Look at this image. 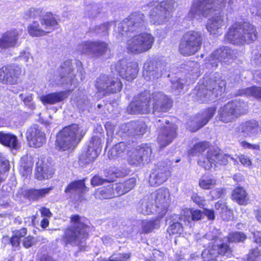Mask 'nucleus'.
<instances>
[{
	"label": "nucleus",
	"instance_id": "obj_1",
	"mask_svg": "<svg viewBox=\"0 0 261 261\" xmlns=\"http://www.w3.org/2000/svg\"><path fill=\"white\" fill-rule=\"evenodd\" d=\"M111 69L114 72L113 76L101 75L96 80L97 90L104 94L116 93L121 90L122 85L120 80L114 76L116 73L127 81H132L136 78L138 72L136 62H127L125 60L112 65Z\"/></svg>",
	"mask_w": 261,
	"mask_h": 261
},
{
	"label": "nucleus",
	"instance_id": "obj_2",
	"mask_svg": "<svg viewBox=\"0 0 261 261\" xmlns=\"http://www.w3.org/2000/svg\"><path fill=\"white\" fill-rule=\"evenodd\" d=\"M234 0H198L194 2L189 13L190 18H201L206 17L208 15L218 9H224L231 12L233 9Z\"/></svg>",
	"mask_w": 261,
	"mask_h": 261
},
{
	"label": "nucleus",
	"instance_id": "obj_3",
	"mask_svg": "<svg viewBox=\"0 0 261 261\" xmlns=\"http://www.w3.org/2000/svg\"><path fill=\"white\" fill-rule=\"evenodd\" d=\"M225 81L220 74L215 73L212 77L205 80L203 85L200 86L196 94V99L200 102L214 100L222 96L225 91Z\"/></svg>",
	"mask_w": 261,
	"mask_h": 261
},
{
	"label": "nucleus",
	"instance_id": "obj_4",
	"mask_svg": "<svg viewBox=\"0 0 261 261\" xmlns=\"http://www.w3.org/2000/svg\"><path fill=\"white\" fill-rule=\"evenodd\" d=\"M71 222L72 225L65 230L64 239L72 246H79L88 236V220L85 217L73 215L71 217Z\"/></svg>",
	"mask_w": 261,
	"mask_h": 261
},
{
	"label": "nucleus",
	"instance_id": "obj_5",
	"mask_svg": "<svg viewBox=\"0 0 261 261\" xmlns=\"http://www.w3.org/2000/svg\"><path fill=\"white\" fill-rule=\"evenodd\" d=\"M85 134L86 131L77 124H73L66 126L57 136L56 148L60 151L73 148Z\"/></svg>",
	"mask_w": 261,
	"mask_h": 261
},
{
	"label": "nucleus",
	"instance_id": "obj_6",
	"mask_svg": "<svg viewBox=\"0 0 261 261\" xmlns=\"http://www.w3.org/2000/svg\"><path fill=\"white\" fill-rule=\"evenodd\" d=\"M257 38L256 30L254 26L249 23H235L229 29L225 39L237 45L250 43Z\"/></svg>",
	"mask_w": 261,
	"mask_h": 261
},
{
	"label": "nucleus",
	"instance_id": "obj_7",
	"mask_svg": "<svg viewBox=\"0 0 261 261\" xmlns=\"http://www.w3.org/2000/svg\"><path fill=\"white\" fill-rule=\"evenodd\" d=\"M174 0H165L159 4L152 2L147 6L152 8L150 11V21L155 24H162L167 22L170 17V12L173 10Z\"/></svg>",
	"mask_w": 261,
	"mask_h": 261
},
{
	"label": "nucleus",
	"instance_id": "obj_8",
	"mask_svg": "<svg viewBox=\"0 0 261 261\" xmlns=\"http://www.w3.org/2000/svg\"><path fill=\"white\" fill-rule=\"evenodd\" d=\"M60 75L55 80V84L61 86L74 85L82 81L85 79L84 72L80 69L75 74L72 66L71 61L67 60L62 63L59 69Z\"/></svg>",
	"mask_w": 261,
	"mask_h": 261
},
{
	"label": "nucleus",
	"instance_id": "obj_9",
	"mask_svg": "<svg viewBox=\"0 0 261 261\" xmlns=\"http://www.w3.org/2000/svg\"><path fill=\"white\" fill-rule=\"evenodd\" d=\"M154 42V38L148 33H143L129 39L126 48L128 53L139 55L150 49Z\"/></svg>",
	"mask_w": 261,
	"mask_h": 261
},
{
	"label": "nucleus",
	"instance_id": "obj_10",
	"mask_svg": "<svg viewBox=\"0 0 261 261\" xmlns=\"http://www.w3.org/2000/svg\"><path fill=\"white\" fill-rule=\"evenodd\" d=\"M203 41L202 33L190 31L184 34L179 44V50L185 56L195 54L200 48Z\"/></svg>",
	"mask_w": 261,
	"mask_h": 261
},
{
	"label": "nucleus",
	"instance_id": "obj_11",
	"mask_svg": "<svg viewBox=\"0 0 261 261\" xmlns=\"http://www.w3.org/2000/svg\"><path fill=\"white\" fill-rule=\"evenodd\" d=\"M144 15L140 12L130 14L118 24L117 38H121L127 35L128 32L140 31L145 27Z\"/></svg>",
	"mask_w": 261,
	"mask_h": 261
},
{
	"label": "nucleus",
	"instance_id": "obj_12",
	"mask_svg": "<svg viewBox=\"0 0 261 261\" xmlns=\"http://www.w3.org/2000/svg\"><path fill=\"white\" fill-rule=\"evenodd\" d=\"M245 106L244 103L228 102L219 108L217 118L219 121L224 123L232 122L246 112Z\"/></svg>",
	"mask_w": 261,
	"mask_h": 261
},
{
	"label": "nucleus",
	"instance_id": "obj_13",
	"mask_svg": "<svg viewBox=\"0 0 261 261\" xmlns=\"http://www.w3.org/2000/svg\"><path fill=\"white\" fill-rule=\"evenodd\" d=\"M41 19V24L38 21H33L28 26V32L33 37H40L46 35L55 30L58 25L56 16L48 14Z\"/></svg>",
	"mask_w": 261,
	"mask_h": 261
},
{
	"label": "nucleus",
	"instance_id": "obj_14",
	"mask_svg": "<svg viewBox=\"0 0 261 261\" xmlns=\"http://www.w3.org/2000/svg\"><path fill=\"white\" fill-rule=\"evenodd\" d=\"M155 125L160 127L159 130L158 141L161 147L170 144L177 136V126L175 124L170 123L169 120L163 119L156 120Z\"/></svg>",
	"mask_w": 261,
	"mask_h": 261
},
{
	"label": "nucleus",
	"instance_id": "obj_15",
	"mask_svg": "<svg viewBox=\"0 0 261 261\" xmlns=\"http://www.w3.org/2000/svg\"><path fill=\"white\" fill-rule=\"evenodd\" d=\"M151 153L152 149L149 145L143 144L128 151L127 161L130 165L141 166L149 162Z\"/></svg>",
	"mask_w": 261,
	"mask_h": 261
},
{
	"label": "nucleus",
	"instance_id": "obj_16",
	"mask_svg": "<svg viewBox=\"0 0 261 261\" xmlns=\"http://www.w3.org/2000/svg\"><path fill=\"white\" fill-rule=\"evenodd\" d=\"M77 49L94 58H100L110 51L109 45L102 41H86L79 44Z\"/></svg>",
	"mask_w": 261,
	"mask_h": 261
},
{
	"label": "nucleus",
	"instance_id": "obj_17",
	"mask_svg": "<svg viewBox=\"0 0 261 261\" xmlns=\"http://www.w3.org/2000/svg\"><path fill=\"white\" fill-rule=\"evenodd\" d=\"M150 100L152 102V113L155 115L168 112L172 107V99L161 91L150 94Z\"/></svg>",
	"mask_w": 261,
	"mask_h": 261
},
{
	"label": "nucleus",
	"instance_id": "obj_18",
	"mask_svg": "<svg viewBox=\"0 0 261 261\" xmlns=\"http://www.w3.org/2000/svg\"><path fill=\"white\" fill-rule=\"evenodd\" d=\"M203 240L210 241L209 245H212L211 248L204 249L202 251L201 256L203 261H215L219 255L228 256L231 253L230 248H228L223 243H215L214 240L206 238V234Z\"/></svg>",
	"mask_w": 261,
	"mask_h": 261
},
{
	"label": "nucleus",
	"instance_id": "obj_19",
	"mask_svg": "<svg viewBox=\"0 0 261 261\" xmlns=\"http://www.w3.org/2000/svg\"><path fill=\"white\" fill-rule=\"evenodd\" d=\"M150 94L147 92L141 93L137 99L127 107V111L130 114H148L151 111L150 105Z\"/></svg>",
	"mask_w": 261,
	"mask_h": 261
},
{
	"label": "nucleus",
	"instance_id": "obj_20",
	"mask_svg": "<svg viewBox=\"0 0 261 261\" xmlns=\"http://www.w3.org/2000/svg\"><path fill=\"white\" fill-rule=\"evenodd\" d=\"M170 165L165 162L158 163L150 175V185L157 186L165 182L170 176Z\"/></svg>",
	"mask_w": 261,
	"mask_h": 261
},
{
	"label": "nucleus",
	"instance_id": "obj_21",
	"mask_svg": "<svg viewBox=\"0 0 261 261\" xmlns=\"http://www.w3.org/2000/svg\"><path fill=\"white\" fill-rule=\"evenodd\" d=\"M206 238L214 240L215 243H220L224 244L228 248H230L228 244L230 242H240L244 241L247 237L246 235L242 232H234L230 233L227 237H221V233L217 229H213L212 231L207 232L206 234Z\"/></svg>",
	"mask_w": 261,
	"mask_h": 261
},
{
	"label": "nucleus",
	"instance_id": "obj_22",
	"mask_svg": "<svg viewBox=\"0 0 261 261\" xmlns=\"http://www.w3.org/2000/svg\"><path fill=\"white\" fill-rule=\"evenodd\" d=\"M143 76L146 81L158 79L165 71L164 65L155 60H148L144 64Z\"/></svg>",
	"mask_w": 261,
	"mask_h": 261
},
{
	"label": "nucleus",
	"instance_id": "obj_23",
	"mask_svg": "<svg viewBox=\"0 0 261 261\" xmlns=\"http://www.w3.org/2000/svg\"><path fill=\"white\" fill-rule=\"evenodd\" d=\"M162 217L166 213L168 206L169 192L167 189H160L149 195Z\"/></svg>",
	"mask_w": 261,
	"mask_h": 261
},
{
	"label": "nucleus",
	"instance_id": "obj_24",
	"mask_svg": "<svg viewBox=\"0 0 261 261\" xmlns=\"http://www.w3.org/2000/svg\"><path fill=\"white\" fill-rule=\"evenodd\" d=\"M26 137L29 145L32 147H40L45 142V134L37 125L29 127L26 133Z\"/></svg>",
	"mask_w": 261,
	"mask_h": 261
},
{
	"label": "nucleus",
	"instance_id": "obj_25",
	"mask_svg": "<svg viewBox=\"0 0 261 261\" xmlns=\"http://www.w3.org/2000/svg\"><path fill=\"white\" fill-rule=\"evenodd\" d=\"M99 145L100 141L98 139H93L89 145L87 150L80 155V164L84 165L93 162L98 156L101 150Z\"/></svg>",
	"mask_w": 261,
	"mask_h": 261
},
{
	"label": "nucleus",
	"instance_id": "obj_26",
	"mask_svg": "<svg viewBox=\"0 0 261 261\" xmlns=\"http://www.w3.org/2000/svg\"><path fill=\"white\" fill-rule=\"evenodd\" d=\"M20 73V69L17 66H4L0 69V82L4 84H14Z\"/></svg>",
	"mask_w": 261,
	"mask_h": 261
},
{
	"label": "nucleus",
	"instance_id": "obj_27",
	"mask_svg": "<svg viewBox=\"0 0 261 261\" xmlns=\"http://www.w3.org/2000/svg\"><path fill=\"white\" fill-rule=\"evenodd\" d=\"M147 128L145 122L141 121H131L121 126V130L128 136H142Z\"/></svg>",
	"mask_w": 261,
	"mask_h": 261
},
{
	"label": "nucleus",
	"instance_id": "obj_28",
	"mask_svg": "<svg viewBox=\"0 0 261 261\" xmlns=\"http://www.w3.org/2000/svg\"><path fill=\"white\" fill-rule=\"evenodd\" d=\"M19 34L16 30L6 32L0 38V51L10 47H14L18 44Z\"/></svg>",
	"mask_w": 261,
	"mask_h": 261
},
{
	"label": "nucleus",
	"instance_id": "obj_29",
	"mask_svg": "<svg viewBox=\"0 0 261 261\" xmlns=\"http://www.w3.org/2000/svg\"><path fill=\"white\" fill-rule=\"evenodd\" d=\"M54 171L50 163L39 159L36 164L35 176L39 180L48 179L52 177Z\"/></svg>",
	"mask_w": 261,
	"mask_h": 261
},
{
	"label": "nucleus",
	"instance_id": "obj_30",
	"mask_svg": "<svg viewBox=\"0 0 261 261\" xmlns=\"http://www.w3.org/2000/svg\"><path fill=\"white\" fill-rule=\"evenodd\" d=\"M231 56V50L226 47H221L216 50L208 57L207 64L212 67H217L219 62L224 61Z\"/></svg>",
	"mask_w": 261,
	"mask_h": 261
},
{
	"label": "nucleus",
	"instance_id": "obj_31",
	"mask_svg": "<svg viewBox=\"0 0 261 261\" xmlns=\"http://www.w3.org/2000/svg\"><path fill=\"white\" fill-rule=\"evenodd\" d=\"M202 217V213L198 210H186L183 211L179 217L180 221L186 226L191 228L194 225V222L200 220Z\"/></svg>",
	"mask_w": 261,
	"mask_h": 261
},
{
	"label": "nucleus",
	"instance_id": "obj_32",
	"mask_svg": "<svg viewBox=\"0 0 261 261\" xmlns=\"http://www.w3.org/2000/svg\"><path fill=\"white\" fill-rule=\"evenodd\" d=\"M122 175V173L120 172L118 169L113 168L106 172V178H103L98 175H95L91 179V183L93 186H97L103 184L105 181L113 182L117 177L121 176Z\"/></svg>",
	"mask_w": 261,
	"mask_h": 261
},
{
	"label": "nucleus",
	"instance_id": "obj_33",
	"mask_svg": "<svg viewBox=\"0 0 261 261\" xmlns=\"http://www.w3.org/2000/svg\"><path fill=\"white\" fill-rule=\"evenodd\" d=\"M216 109L215 107H211L206 109L201 114L199 115L196 121L197 124L195 127L191 128V130L195 132L205 125L214 116L216 113Z\"/></svg>",
	"mask_w": 261,
	"mask_h": 261
},
{
	"label": "nucleus",
	"instance_id": "obj_34",
	"mask_svg": "<svg viewBox=\"0 0 261 261\" xmlns=\"http://www.w3.org/2000/svg\"><path fill=\"white\" fill-rule=\"evenodd\" d=\"M224 24V21L222 16L221 15L215 14L208 20L206 28L211 34H217L220 33Z\"/></svg>",
	"mask_w": 261,
	"mask_h": 261
},
{
	"label": "nucleus",
	"instance_id": "obj_35",
	"mask_svg": "<svg viewBox=\"0 0 261 261\" xmlns=\"http://www.w3.org/2000/svg\"><path fill=\"white\" fill-rule=\"evenodd\" d=\"M66 97V93L65 92H60L42 95L40 97V100L44 105L46 104L54 105L62 101Z\"/></svg>",
	"mask_w": 261,
	"mask_h": 261
},
{
	"label": "nucleus",
	"instance_id": "obj_36",
	"mask_svg": "<svg viewBox=\"0 0 261 261\" xmlns=\"http://www.w3.org/2000/svg\"><path fill=\"white\" fill-rule=\"evenodd\" d=\"M0 143L14 149H17L19 147L17 137L13 134L4 132H0Z\"/></svg>",
	"mask_w": 261,
	"mask_h": 261
},
{
	"label": "nucleus",
	"instance_id": "obj_37",
	"mask_svg": "<svg viewBox=\"0 0 261 261\" xmlns=\"http://www.w3.org/2000/svg\"><path fill=\"white\" fill-rule=\"evenodd\" d=\"M138 211L144 215H150L158 212L149 196L144 198L138 207Z\"/></svg>",
	"mask_w": 261,
	"mask_h": 261
},
{
	"label": "nucleus",
	"instance_id": "obj_38",
	"mask_svg": "<svg viewBox=\"0 0 261 261\" xmlns=\"http://www.w3.org/2000/svg\"><path fill=\"white\" fill-rule=\"evenodd\" d=\"M88 188L85 186L84 180H79L69 184L65 192V193H75L81 195L88 191Z\"/></svg>",
	"mask_w": 261,
	"mask_h": 261
},
{
	"label": "nucleus",
	"instance_id": "obj_39",
	"mask_svg": "<svg viewBox=\"0 0 261 261\" xmlns=\"http://www.w3.org/2000/svg\"><path fill=\"white\" fill-rule=\"evenodd\" d=\"M33 164L34 162L31 156H24L21 158L19 172L22 176L27 177L31 174Z\"/></svg>",
	"mask_w": 261,
	"mask_h": 261
},
{
	"label": "nucleus",
	"instance_id": "obj_40",
	"mask_svg": "<svg viewBox=\"0 0 261 261\" xmlns=\"http://www.w3.org/2000/svg\"><path fill=\"white\" fill-rule=\"evenodd\" d=\"M231 197L240 205H246L249 199L246 191L242 187L236 188L232 193Z\"/></svg>",
	"mask_w": 261,
	"mask_h": 261
},
{
	"label": "nucleus",
	"instance_id": "obj_41",
	"mask_svg": "<svg viewBox=\"0 0 261 261\" xmlns=\"http://www.w3.org/2000/svg\"><path fill=\"white\" fill-rule=\"evenodd\" d=\"M52 190L51 188H43L41 189H31L26 193L27 197L32 200H36L39 198L45 197Z\"/></svg>",
	"mask_w": 261,
	"mask_h": 261
},
{
	"label": "nucleus",
	"instance_id": "obj_42",
	"mask_svg": "<svg viewBox=\"0 0 261 261\" xmlns=\"http://www.w3.org/2000/svg\"><path fill=\"white\" fill-rule=\"evenodd\" d=\"M127 145L124 142L119 143L114 145L108 153L110 159H115L122 156L126 150Z\"/></svg>",
	"mask_w": 261,
	"mask_h": 261
},
{
	"label": "nucleus",
	"instance_id": "obj_43",
	"mask_svg": "<svg viewBox=\"0 0 261 261\" xmlns=\"http://www.w3.org/2000/svg\"><path fill=\"white\" fill-rule=\"evenodd\" d=\"M212 151L213 153H211V154L213 155V158L215 159V160H214V163L215 164L216 163L219 165H226L228 162V158L233 161L234 164H236L238 162L236 159L232 156H230V155L223 154L217 150H212Z\"/></svg>",
	"mask_w": 261,
	"mask_h": 261
},
{
	"label": "nucleus",
	"instance_id": "obj_44",
	"mask_svg": "<svg viewBox=\"0 0 261 261\" xmlns=\"http://www.w3.org/2000/svg\"><path fill=\"white\" fill-rule=\"evenodd\" d=\"M160 218H157L151 220H143L142 222V230L144 233H148L154 229L159 228L160 223Z\"/></svg>",
	"mask_w": 261,
	"mask_h": 261
},
{
	"label": "nucleus",
	"instance_id": "obj_45",
	"mask_svg": "<svg viewBox=\"0 0 261 261\" xmlns=\"http://www.w3.org/2000/svg\"><path fill=\"white\" fill-rule=\"evenodd\" d=\"M211 153H213L212 149H210L207 152L206 156H201L198 161V165L204 168L205 170L210 169L213 167V164L215 165L214 163L215 159L213 158V155H210Z\"/></svg>",
	"mask_w": 261,
	"mask_h": 261
},
{
	"label": "nucleus",
	"instance_id": "obj_46",
	"mask_svg": "<svg viewBox=\"0 0 261 261\" xmlns=\"http://www.w3.org/2000/svg\"><path fill=\"white\" fill-rule=\"evenodd\" d=\"M96 197L99 199H109L115 197L113 185L111 184L101 188L96 193Z\"/></svg>",
	"mask_w": 261,
	"mask_h": 261
},
{
	"label": "nucleus",
	"instance_id": "obj_47",
	"mask_svg": "<svg viewBox=\"0 0 261 261\" xmlns=\"http://www.w3.org/2000/svg\"><path fill=\"white\" fill-rule=\"evenodd\" d=\"M217 185V181L211 176H202L199 180V185L203 189H210Z\"/></svg>",
	"mask_w": 261,
	"mask_h": 261
},
{
	"label": "nucleus",
	"instance_id": "obj_48",
	"mask_svg": "<svg viewBox=\"0 0 261 261\" xmlns=\"http://www.w3.org/2000/svg\"><path fill=\"white\" fill-rule=\"evenodd\" d=\"M240 95L252 96L261 100V87L252 86L242 89L240 91Z\"/></svg>",
	"mask_w": 261,
	"mask_h": 261
},
{
	"label": "nucleus",
	"instance_id": "obj_49",
	"mask_svg": "<svg viewBox=\"0 0 261 261\" xmlns=\"http://www.w3.org/2000/svg\"><path fill=\"white\" fill-rule=\"evenodd\" d=\"M9 170V161L0 152V182L3 181L6 178V173Z\"/></svg>",
	"mask_w": 261,
	"mask_h": 261
},
{
	"label": "nucleus",
	"instance_id": "obj_50",
	"mask_svg": "<svg viewBox=\"0 0 261 261\" xmlns=\"http://www.w3.org/2000/svg\"><path fill=\"white\" fill-rule=\"evenodd\" d=\"M183 221H180L179 217L177 221L173 222L171 224L167 229V231L170 235L180 234L184 230V226L182 223Z\"/></svg>",
	"mask_w": 261,
	"mask_h": 261
},
{
	"label": "nucleus",
	"instance_id": "obj_51",
	"mask_svg": "<svg viewBox=\"0 0 261 261\" xmlns=\"http://www.w3.org/2000/svg\"><path fill=\"white\" fill-rule=\"evenodd\" d=\"M209 144L206 142H200L196 144L189 151L190 156L199 155L203 152L208 147Z\"/></svg>",
	"mask_w": 261,
	"mask_h": 261
},
{
	"label": "nucleus",
	"instance_id": "obj_52",
	"mask_svg": "<svg viewBox=\"0 0 261 261\" xmlns=\"http://www.w3.org/2000/svg\"><path fill=\"white\" fill-rule=\"evenodd\" d=\"M111 23L107 22L100 25H96L90 29L92 32H94L101 36H106L108 34V31Z\"/></svg>",
	"mask_w": 261,
	"mask_h": 261
},
{
	"label": "nucleus",
	"instance_id": "obj_53",
	"mask_svg": "<svg viewBox=\"0 0 261 261\" xmlns=\"http://www.w3.org/2000/svg\"><path fill=\"white\" fill-rule=\"evenodd\" d=\"M48 14H51L50 12H45L43 11V9L41 8H31L28 12L29 16L33 18H39L40 21L41 19H43L42 18Z\"/></svg>",
	"mask_w": 261,
	"mask_h": 261
},
{
	"label": "nucleus",
	"instance_id": "obj_54",
	"mask_svg": "<svg viewBox=\"0 0 261 261\" xmlns=\"http://www.w3.org/2000/svg\"><path fill=\"white\" fill-rule=\"evenodd\" d=\"M33 94L30 93H21L19 95L20 99L23 101L24 104L30 109L34 110L35 105L33 101Z\"/></svg>",
	"mask_w": 261,
	"mask_h": 261
},
{
	"label": "nucleus",
	"instance_id": "obj_55",
	"mask_svg": "<svg viewBox=\"0 0 261 261\" xmlns=\"http://www.w3.org/2000/svg\"><path fill=\"white\" fill-rule=\"evenodd\" d=\"M240 146L244 149H249L254 151V153H257L260 150V145L258 144H252L246 141H242L240 142Z\"/></svg>",
	"mask_w": 261,
	"mask_h": 261
},
{
	"label": "nucleus",
	"instance_id": "obj_56",
	"mask_svg": "<svg viewBox=\"0 0 261 261\" xmlns=\"http://www.w3.org/2000/svg\"><path fill=\"white\" fill-rule=\"evenodd\" d=\"M184 80L178 79L172 81V90L176 94H178L181 92L184 87Z\"/></svg>",
	"mask_w": 261,
	"mask_h": 261
},
{
	"label": "nucleus",
	"instance_id": "obj_57",
	"mask_svg": "<svg viewBox=\"0 0 261 261\" xmlns=\"http://www.w3.org/2000/svg\"><path fill=\"white\" fill-rule=\"evenodd\" d=\"M3 241L10 242L13 247H17L20 244V239L13 234L11 238L7 236L4 237L3 238Z\"/></svg>",
	"mask_w": 261,
	"mask_h": 261
},
{
	"label": "nucleus",
	"instance_id": "obj_58",
	"mask_svg": "<svg viewBox=\"0 0 261 261\" xmlns=\"http://www.w3.org/2000/svg\"><path fill=\"white\" fill-rule=\"evenodd\" d=\"M129 254H117L112 255L109 259V261H127L129 258Z\"/></svg>",
	"mask_w": 261,
	"mask_h": 261
},
{
	"label": "nucleus",
	"instance_id": "obj_59",
	"mask_svg": "<svg viewBox=\"0 0 261 261\" xmlns=\"http://www.w3.org/2000/svg\"><path fill=\"white\" fill-rule=\"evenodd\" d=\"M261 256V251L258 248L252 249L248 254L247 260L248 261H255L256 258Z\"/></svg>",
	"mask_w": 261,
	"mask_h": 261
},
{
	"label": "nucleus",
	"instance_id": "obj_60",
	"mask_svg": "<svg viewBox=\"0 0 261 261\" xmlns=\"http://www.w3.org/2000/svg\"><path fill=\"white\" fill-rule=\"evenodd\" d=\"M113 185L115 196H118L126 193L122 183L116 184Z\"/></svg>",
	"mask_w": 261,
	"mask_h": 261
},
{
	"label": "nucleus",
	"instance_id": "obj_61",
	"mask_svg": "<svg viewBox=\"0 0 261 261\" xmlns=\"http://www.w3.org/2000/svg\"><path fill=\"white\" fill-rule=\"evenodd\" d=\"M191 198L193 202L196 203L199 206H204L205 200L204 199L203 197L199 196L197 193H193Z\"/></svg>",
	"mask_w": 261,
	"mask_h": 261
},
{
	"label": "nucleus",
	"instance_id": "obj_62",
	"mask_svg": "<svg viewBox=\"0 0 261 261\" xmlns=\"http://www.w3.org/2000/svg\"><path fill=\"white\" fill-rule=\"evenodd\" d=\"M122 184L127 193L135 187L136 185V179L134 178H130L122 183Z\"/></svg>",
	"mask_w": 261,
	"mask_h": 261
},
{
	"label": "nucleus",
	"instance_id": "obj_63",
	"mask_svg": "<svg viewBox=\"0 0 261 261\" xmlns=\"http://www.w3.org/2000/svg\"><path fill=\"white\" fill-rule=\"evenodd\" d=\"M23 245L25 248H29L35 244V239L32 236L25 237L22 242Z\"/></svg>",
	"mask_w": 261,
	"mask_h": 261
},
{
	"label": "nucleus",
	"instance_id": "obj_64",
	"mask_svg": "<svg viewBox=\"0 0 261 261\" xmlns=\"http://www.w3.org/2000/svg\"><path fill=\"white\" fill-rule=\"evenodd\" d=\"M225 190L222 188H217L212 190L210 192V194L213 198L217 199L221 197L224 194Z\"/></svg>",
	"mask_w": 261,
	"mask_h": 261
}]
</instances>
